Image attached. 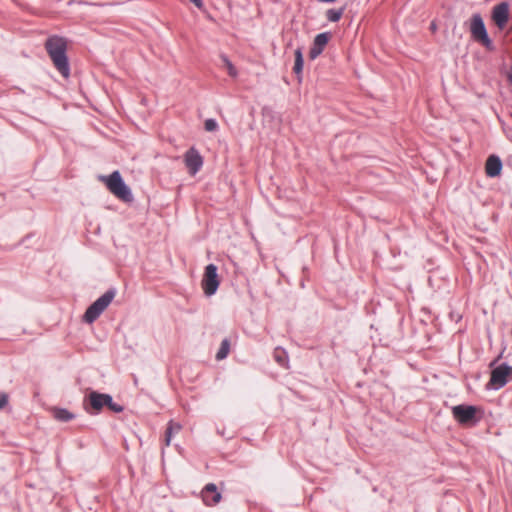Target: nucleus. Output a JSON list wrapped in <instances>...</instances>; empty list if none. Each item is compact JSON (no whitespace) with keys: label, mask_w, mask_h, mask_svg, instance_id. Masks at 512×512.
I'll return each mask as SVG.
<instances>
[{"label":"nucleus","mask_w":512,"mask_h":512,"mask_svg":"<svg viewBox=\"0 0 512 512\" xmlns=\"http://www.w3.org/2000/svg\"><path fill=\"white\" fill-rule=\"evenodd\" d=\"M116 295L114 288L108 289L102 296L94 301L85 311L83 321L91 324L105 311Z\"/></svg>","instance_id":"nucleus-4"},{"label":"nucleus","mask_w":512,"mask_h":512,"mask_svg":"<svg viewBox=\"0 0 512 512\" xmlns=\"http://www.w3.org/2000/svg\"><path fill=\"white\" fill-rule=\"evenodd\" d=\"M345 11V6L339 8V9H328L325 13L326 18L330 22H338L341 17L343 16Z\"/></svg>","instance_id":"nucleus-17"},{"label":"nucleus","mask_w":512,"mask_h":512,"mask_svg":"<svg viewBox=\"0 0 512 512\" xmlns=\"http://www.w3.org/2000/svg\"><path fill=\"white\" fill-rule=\"evenodd\" d=\"M274 360L284 368L288 367L289 359L286 350L281 347H276L273 352Z\"/></svg>","instance_id":"nucleus-15"},{"label":"nucleus","mask_w":512,"mask_h":512,"mask_svg":"<svg viewBox=\"0 0 512 512\" xmlns=\"http://www.w3.org/2000/svg\"><path fill=\"white\" fill-rule=\"evenodd\" d=\"M492 20L495 25L500 29H504L509 20V4L507 2H500L492 9Z\"/></svg>","instance_id":"nucleus-9"},{"label":"nucleus","mask_w":512,"mask_h":512,"mask_svg":"<svg viewBox=\"0 0 512 512\" xmlns=\"http://www.w3.org/2000/svg\"><path fill=\"white\" fill-rule=\"evenodd\" d=\"M502 161L497 155H490L485 164V172L488 177L494 178L501 174L502 171Z\"/></svg>","instance_id":"nucleus-13"},{"label":"nucleus","mask_w":512,"mask_h":512,"mask_svg":"<svg viewBox=\"0 0 512 512\" xmlns=\"http://www.w3.org/2000/svg\"><path fill=\"white\" fill-rule=\"evenodd\" d=\"M330 38L331 34L329 32H323L315 36L309 51V58L311 60H315L322 54Z\"/></svg>","instance_id":"nucleus-10"},{"label":"nucleus","mask_w":512,"mask_h":512,"mask_svg":"<svg viewBox=\"0 0 512 512\" xmlns=\"http://www.w3.org/2000/svg\"><path fill=\"white\" fill-rule=\"evenodd\" d=\"M53 416L60 422H69L75 418V415L65 408H54Z\"/></svg>","instance_id":"nucleus-16"},{"label":"nucleus","mask_w":512,"mask_h":512,"mask_svg":"<svg viewBox=\"0 0 512 512\" xmlns=\"http://www.w3.org/2000/svg\"><path fill=\"white\" fill-rule=\"evenodd\" d=\"M73 4H79V5H91V6H104L105 4L102 3H93V2H87L83 0H69L68 5L71 6Z\"/></svg>","instance_id":"nucleus-22"},{"label":"nucleus","mask_w":512,"mask_h":512,"mask_svg":"<svg viewBox=\"0 0 512 512\" xmlns=\"http://www.w3.org/2000/svg\"><path fill=\"white\" fill-rule=\"evenodd\" d=\"M104 407H107L109 410L111 409V405L114 402L111 395L104 393Z\"/></svg>","instance_id":"nucleus-24"},{"label":"nucleus","mask_w":512,"mask_h":512,"mask_svg":"<svg viewBox=\"0 0 512 512\" xmlns=\"http://www.w3.org/2000/svg\"><path fill=\"white\" fill-rule=\"evenodd\" d=\"M221 59L224 63L225 68L227 69L228 74L235 78L237 76V70L232 64V62L228 59L226 55H221Z\"/></svg>","instance_id":"nucleus-20"},{"label":"nucleus","mask_w":512,"mask_h":512,"mask_svg":"<svg viewBox=\"0 0 512 512\" xmlns=\"http://www.w3.org/2000/svg\"><path fill=\"white\" fill-rule=\"evenodd\" d=\"M430 28L432 30H436V24L434 22L431 23Z\"/></svg>","instance_id":"nucleus-27"},{"label":"nucleus","mask_w":512,"mask_h":512,"mask_svg":"<svg viewBox=\"0 0 512 512\" xmlns=\"http://www.w3.org/2000/svg\"><path fill=\"white\" fill-rule=\"evenodd\" d=\"M110 410L115 413H120L124 410V407L118 403L113 402Z\"/></svg>","instance_id":"nucleus-25"},{"label":"nucleus","mask_w":512,"mask_h":512,"mask_svg":"<svg viewBox=\"0 0 512 512\" xmlns=\"http://www.w3.org/2000/svg\"><path fill=\"white\" fill-rule=\"evenodd\" d=\"M201 494L204 503L208 506L215 505L221 500V493L218 492L217 486L214 483L205 485Z\"/></svg>","instance_id":"nucleus-12"},{"label":"nucleus","mask_w":512,"mask_h":512,"mask_svg":"<svg viewBox=\"0 0 512 512\" xmlns=\"http://www.w3.org/2000/svg\"><path fill=\"white\" fill-rule=\"evenodd\" d=\"M470 32L474 41L483 45L487 50H494L493 42L488 36L483 18L478 13L471 17Z\"/></svg>","instance_id":"nucleus-5"},{"label":"nucleus","mask_w":512,"mask_h":512,"mask_svg":"<svg viewBox=\"0 0 512 512\" xmlns=\"http://www.w3.org/2000/svg\"><path fill=\"white\" fill-rule=\"evenodd\" d=\"M45 49L57 71L64 77L70 76V65L67 57V41L65 38L54 35L45 42Z\"/></svg>","instance_id":"nucleus-1"},{"label":"nucleus","mask_w":512,"mask_h":512,"mask_svg":"<svg viewBox=\"0 0 512 512\" xmlns=\"http://www.w3.org/2000/svg\"><path fill=\"white\" fill-rule=\"evenodd\" d=\"M204 128L208 132L216 131L218 128V123L215 119L209 118L204 123Z\"/></svg>","instance_id":"nucleus-21"},{"label":"nucleus","mask_w":512,"mask_h":512,"mask_svg":"<svg viewBox=\"0 0 512 512\" xmlns=\"http://www.w3.org/2000/svg\"><path fill=\"white\" fill-rule=\"evenodd\" d=\"M230 351V341L225 338L222 340L219 350L216 353V360L221 361L225 359Z\"/></svg>","instance_id":"nucleus-18"},{"label":"nucleus","mask_w":512,"mask_h":512,"mask_svg":"<svg viewBox=\"0 0 512 512\" xmlns=\"http://www.w3.org/2000/svg\"><path fill=\"white\" fill-rule=\"evenodd\" d=\"M217 270L218 268L215 264H208L205 267L201 286L204 294L208 297L214 295L219 287L220 280Z\"/></svg>","instance_id":"nucleus-6"},{"label":"nucleus","mask_w":512,"mask_h":512,"mask_svg":"<svg viewBox=\"0 0 512 512\" xmlns=\"http://www.w3.org/2000/svg\"><path fill=\"white\" fill-rule=\"evenodd\" d=\"M185 165L190 174H196L203 165V158L195 148H190L184 156Z\"/></svg>","instance_id":"nucleus-11"},{"label":"nucleus","mask_w":512,"mask_h":512,"mask_svg":"<svg viewBox=\"0 0 512 512\" xmlns=\"http://www.w3.org/2000/svg\"><path fill=\"white\" fill-rule=\"evenodd\" d=\"M453 418L464 427H474L482 419V410L474 405L459 404L451 408Z\"/></svg>","instance_id":"nucleus-2"},{"label":"nucleus","mask_w":512,"mask_h":512,"mask_svg":"<svg viewBox=\"0 0 512 512\" xmlns=\"http://www.w3.org/2000/svg\"><path fill=\"white\" fill-rule=\"evenodd\" d=\"M104 393L91 391L83 401V407L89 414H97L104 407Z\"/></svg>","instance_id":"nucleus-8"},{"label":"nucleus","mask_w":512,"mask_h":512,"mask_svg":"<svg viewBox=\"0 0 512 512\" xmlns=\"http://www.w3.org/2000/svg\"><path fill=\"white\" fill-rule=\"evenodd\" d=\"M294 55H295V62H294L293 72L295 73L297 80L299 82H301L302 81L303 65H304L302 48L298 47L295 50Z\"/></svg>","instance_id":"nucleus-14"},{"label":"nucleus","mask_w":512,"mask_h":512,"mask_svg":"<svg viewBox=\"0 0 512 512\" xmlns=\"http://www.w3.org/2000/svg\"><path fill=\"white\" fill-rule=\"evenodd\" d=\"M180 429H181V426L179 424H173L172 422H170V424L168 425V427H167V429L165 431V442H166V445L170 444L173 432H179Z\"/></svg>","instance_id":"nucleus-19"},{"label":"nucleus","mask_w":512,"mask_h":512,"mask_svg":"<svg viewBox=\"0 0 512 512\" xmlns=\"http://www.w3.org/2000/svg\"><path fill=\"white\" fill-rule=\"evenodd\" d=\"M512 379V366L502 363L491 371L489 386L495 390L504 387Z\"/></svg>","instance_id":"nucleus-7"},{"label":"nucleus","mask_w":512,"mask_h":512,"mask_svg":"<svg viewBox=\"0 0 512 512\" xmlns=\"http://www.w3.org/2000/svg\"><path fill=\"white\" fill-rule=\"evenodd\" d=\"M191 3H193L197 8L203 7V0H189Z\"/></svg>","instance_id":"nucleus-26"},{"label":"nucleus","mask_w":512,"mask_h":512,"mask_svg":"<svg viewBox=\"0 0 512 512\" xmlns=\"http://www.w3.org/2000/svg\"><path fill=\"white\" fill-rule=\"evenodd\" d=\"M100 178L105 182L108 190L117 198L127 203L133 201L131 189L126 185L119 171H113L109 176H101Z\"/></svg>","instance_id":"nucleus-3"},{"label":"nucleus","mask_w":512,"mask_h":512,"mask_svg":"<svg viewBox=\"0 0 512 512\" xmlns=\"http://www.w3.org/2000/svg\"><path fill=\"white\" fill-rule=\"evenodd\" d=\"M9 401V395L5 392L0 393V410H2Z\"/></svg>","instance_id":"nucleus-23"}]
</instances>
